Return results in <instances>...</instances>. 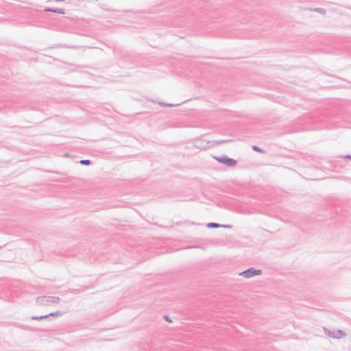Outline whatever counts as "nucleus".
Segmentation results:
<instances>
[{
	"label": "nucleus",
	"instance_id": "obj_1",
	"mask_svg": "<svg viewBox=\"0 0 351 351\" xmlns=\"http://www.w3.org/2000/svg\"><path fill=\"white\" fill-rule=\"evenodd\" d=\"M60 298L56 296H39L36 298V302L39 305H48L51 303H58Z\"/></svg>",
	"mask_w": 351,
	"mask_h": 351
},
{
	"label": "nucleus",
	"instance_id": "obj_2",
	"mask_svg": "<svg viewBox=\"0 0 351 351\" xmlns=\"http://www.w3.org/2000/svg\"><path fill=\"white\" fill-rule=\"evenodd\" d=\"M324 332L326 336L334 339H339L341 337H345L346 335V333L341 330L331 331L326 328H324Z\"/></svg>",
	"mask_w": 351,
	"mask_h": 351
},
{
	"label": "nucleus",
	"instance_id": "obj_11",
	"mask_svg": "<svg viewBox=\"0 0 351 351\" xmlns=\"http://www.w3.org/2000/svg\"><path fill=\"white\" fill-rule=\"evenodd\" d=\"M49 317V314H47V315H41L40 316V319H45V318H47Z\"/></svg>",
	"mask_w": 351,
	"mask_h": 351
},
{
	"label": "nucleus",
	"instance_id": "obj_4",
	"mask_svg": "<svg viewBox=\"0 0 351 351\" xmlns=\"http://www.w3.org/2000/svg\"><path fill=\"white\" fill-rule=\"evenodd\" d=\"M221 162L225 164L227 166L232 167L236 165L237 161L232 158H229L228 157H222L221 158Z\"/></svg>",
	"mask_w": 351,
	"mask_h": 351
},
{
	"label": "nucleus",
	"instance_id": "obj_8",
	"mask_svg": "<svg viewBox=\"0 0 351 351\" xmlns=\"http://www.w3.org/2000/svg\"><path fill=\"white\" fill-rule=\"evenodd\" d=\"M253 149L258 152H263V151L257 146H253Z\"/></svg>",
	"mask_w": 351,
	"mask_h": 351
},
{
	"label": "nucleus",
	"instance_id": "obj_10",
	"mask_svg": "<svg viewBox=\"0 0 351 351\" xmlns=\"http://www.w3.org/2000/svg\"><path fill=\"white\" fill-rule=\"evenodd\" d=\"M164 319L168 322H171V319L169 318V317L167 315H164Z\"/></svg>",
	"mask_w": 351,
	"mask_h": 351
},
{
	"label": "nucleus",
	"instance_id": "obj_5",
	"mask_svg": "<svg viewBox=\"0 0 351 351\" xmlns=\"http://www.w3.org/2000/svg\"><path fill=\"white\" fill-rule=\"evenodd\" d=\"M48 314L49 315V316H60L62 315V313L59 311H57L56 312L50 313Z\"/></svg>",
	"mask_w": 351,
	"mask_h": 351
},
{
	"label": "nucleus",
	"instance_id": "obj_6",
	"mask_svg": "<svg viewBox=\"0 0 351 351\" xmlns=\"http://www.w3.org/2000/svg\"><path fill=\"white\" fill-rule=\"evenodd\" d=\"M219 226L218 223H210L207 224L208 228H218Z\"/></svg>",
	"mask_w": 351,
	"mask_h": 351
},
{
	"label": "nucleus",
	"instance_id": "obj_3",
	"mask_svg": "<svg viewBox=\"0 0 351 351\" xmlns=\"http://www.w3.org/2000/svg\"><path fill=\"white\" fill-rule=\"evenodd\" d=\"M261 274V271L258 269H250L245 271H243L241 275H243L245 278H250L254 276L260 275Z\"/></svg>",
	"mask_w": 351,
	"mask_h": 351
},
{
	"label": "nucleus",
	"instance_id": "obj_9",
	"mask_svg": "<svg viewBox=\"0 0 351 351\" xmlns=\"http://www.w3.org/2000/svg\"><path fill=\"white\" fill-rule=\"evenodd\" d=\"M32 319L33 320H41L40 319V316H36V315H34L31 317Z\"/></svg>",
	"mask_w": 351,
	"mask_h": 351
},
{
	"label": "nucleus",
	"instance_id": "obj_7",
	"mask_svg": "<svg viewBox=\"0 0 351 351\" xmlns=\"http://www.w3.org/2000/svg\"><path fill=\"white\" fill-rule=\"evenodd\" d=\"M80 163L82 164V165H89L90 164V161L88 160H81L80 161Z\"/></svg>",
	"mask_w": 351,
	"mask_h": 351
}]
</instances>
